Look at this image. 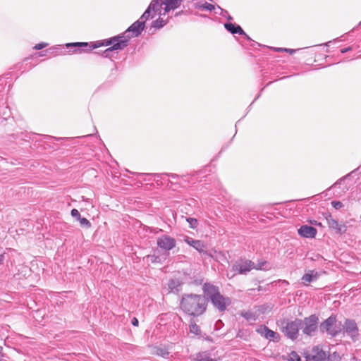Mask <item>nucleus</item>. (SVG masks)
I'll return each instance as SVG.
<instances>
[{"label": "nucleus", "mask_w": 361, "mask_h": 361, "mask_svg": "<svg viewBox=\"0 0 361 361\" xmlns=\"http://www.w3.org/2000/svg\"><path fill=\"white\" fill-rule=\"evenodd\" d=\"M128 36H115L110 39H104L103 41H97L90 44L88 42L68 43L66 44V47H78L82 48L89 47V50H92L101 46L111 45L102 53V56L105 58H112L114 57V51L124 49L126 47H128Z\"/></svg>", "instance_id": "obj_1"}, {"label": "nucleus", "mask_w": 361, "mask_h": 361, "mask_svg": "<svg viewBox=\"0 0 361 361\" xmlns=\"http://www.w3.org/2000/svg\"><path fill=\"white\" fill-rule=\"evenodd\" d=\"M207 300L205 295L183 294L180 302V309L186 314L199 317L207 310Z\"/></svg>", "instance_id": "obj_2"}, {"label": "nucleus", "mask_w": 361, "mask_h": 361, "mask_svg": "<svg viewBox=\"0 0 361 361\" xmlns=\"http://www.w3.org/2000/svg\"><path fill=\"white\" fill-rule=\"evenodd\" d=\"M202 290L207 300H210L214 307L220 312H225L227 307L231 305V298L221 295L219 287L213 284L205 283Z\"/></svg>", "instance_id": "obj_3"}, {"label": "nucleus", "mask_w": 361, "mask_h": 361, "mask_svg": "<svg viewBox=\"0 0 361 361\" xmlns=\"http://www.w3.org/2000/svg\"><path fill=\"white\" fill-rule=\"evenodd\" d=\"M276 324L288 338L294 341L298 338L299 329L302 326V320L296 318L290 321L283 318L278 320Z\"/></svg>", "instance_id": "obj_4"}, {"label": "nucleus", "mask_w": 361, "mask_h": 361, "mask_svg": "<svg viewBox=\"0 0 361 361\" xmlns=\"http://www.w3.org/2000/svg\"><path fill=\"white\" fill-rule=\"evenodd\" d=\"M265 264L266 262H262L255 265L251 260L239 259L233 264L232 271L239 274H246L252 269H262Z\"/></svg>", "instance_id": "obj_5"}, {"label": "nucleus", "mask_w": 361, "mask_h": 361, "mask_svg": "<svg viewBox=\"0 0 361 361\" xmlns=\"http://www.w3.org/2000/svg\"><path fill=\"white\" fill-rule=\"evenodd\" d=\"M336 316L331 315L319 325V329L322 333H327L331 337H336L342 331L341 323L337 324Z\"/></svg>", "instance_id": "obj_6"}, {"label": "nucleus", "mask_w": 361, "mask_h": 361, "mask_svg": "<svg viewBox=\"0 0 361 361\" xmlns=\"http://www.w3.org/2000/svg\"><path fill=\"white\" fill-rule=\"evenodd\" d=\"M319 323V318L316 314H312L308 317H305L302 320V333L307 336H312L313 334L317 330Z\"/></svg>", "instance_id": "obj_7"}, {"label": "nucleus", "mask_w": 361, "mask_h": 361, "mask_svg": "<svg viewBox=\"0 0 361 361\" xmlns=\"http://www.w3.org/2000/svg\"><path fill=\"white\" fill-rule=\"evenodd\" d=\"M145 29L144 20H137L133 23L122 35L118 36L129 37V39L132 37L139 36L142 31Z\"/></svg>", "instance_id": "obj_8"}, {"label": "nucleus", "mask_w": 361, "mask_h": 361, "mask_svg": "<svg viewBox=\"0 0 361 361\" xmlns=\"http://www.w3.org/2000/svg\"><path fill=\"white\" fill-rule=\"evenodd\" d=\"M323 216L326 221L329 228L336 231L338 234H343L346 231V226L344 224H339L334 219L330 213H324Z\"/></svg>", "instance_id": "obj_9"}, {"label": "nucleus", "mask_w": 361, "mask_h": 361, "mask_svg": "<svg viewBox=\"0 0 361 361\" xmlns=\"http://www.w3.org/2000/svg\"><path fill=\"white\" fill-rule=\"evenodd\" d=\"M157 244L159 248L164 251H169L176 245V240L167 235H163L157 238Z\"/></svg>", "instance_id": "obj_10"}, {"label": "nucleus", "mask_w": 361, "mask_h": 361, "mask_svg": "<svg viewBox=\"0 0 361 361\" xmlns=\"http://www.w3.org/2000/svg\"><path fill=\"white\" fill-rule=\"evenodd\" d=\"M326 357V353L319 346H314L312 350L306 353V361H322Z\"/></svg>", "instance_id": "obj_11"}, {"label": "nucleus", "mask_w": 361, "mask_h": 361, "mask_svg": "<svg viewBox=\"0 0 361 361\" xmlns=\"http://www.w3.org/2000/svg\"><path fill=\"white\" fill-rule=\"evenodd\" d=\"M344 331L351 337L353 341H356L358 337V328L356 322L353 319H345L343 324Z\"/></svg>", "instance_id": "obj_12"}, {"label": "nucleus", "mask_w": 361, "mask_h": 361, "mask_svg": "<svg viewBox=\"0 0 361 361\" xmlns=\"http://www.w3.org/2000/svg\"><path fill=\"white\" fill-rule=\"evenodd\" d=\"M257 332L269 341L278 342L280 340V335L278 333L269 329L265 325H260L257 329Z\"/></svg>", "instance_id": "obj_13"}, {"label": "nucleus", "mask_w": 361, "mask_h": 361, "mask_svg": "<svg viewBox=\"0 0 361 361\" xmlns=\"http://www.w3.org/2000/svg\"><path fill=\"white\" fill-rule=\"evenodd\" d=\"M298 233L303 238H313L316 236L317 231L313 226L303 225L298 229Z\"/></svg>", "instance_id": "obj_14"}, {"label": "nucleus", "mask_w": 361, "mask_h": 361, "mask_svg": "<svg viewBox=\"0 0 361 361\" xmlns=\"http://www.w3.org/2000/svg\"><path fill=\"white\" fill-rule=\"evenodd\" d=\"M224 27L229 32L232 34H239L244 35L247 40L252 41L250 37L243 31L240 25L231 23H226L224 24Z\"/></svg>", "instance_id": "obj_15"}, {"label": "nucleus", "mask_w": 361, "mask_h": 361, "mask_svg": "<svg viewBox=\"0 0 361 361\" xmlns=\"http://www.w3.org/2000/svg\"><path fill=\"white\" fill-rule=\"evenodd\" d=\"M162 6H164V0H152L148 7L152 11L154 16H155L157 13L162 16L164 15V8H162Z\"/></svg>", "instance_id": "obj_16"}, {"label": "nucleus", "mask_w": 361, "mask_h": 361, "mask_svg": "<svg viewBox=\"0 0 361 361\" xmlns=\"http://www.w3.org/2000/svg\"><path fill=\"white\" fill-rule=\"evenodd\" d=\"M319 274L314 270H310L305 274L301 278L302 283L304 286H308L310 283L315 281L319 278Z\"/></svg>", "instance_id": "obj_17"}, {"label": "nucleus", "mask_w": 361, "mask_h": 361, "mask_svg": "<svg viewBox=\"0 0 361 361\" xmlns=\"http://www.w3.org/2000/svg\"><path fill=\"white\" fill-rule=\"evenodd\" d=\"M185 242L194 247L199 252L202 253L204 252L205 245L203 242L199 240H195L190 237H185Z\"/></svg>", "instance_id": "obj_18"}, {"label": "nucleus", "mask_w": 361, "mask_h": 361, "mask_svg": "<svg viewBox=\"0 0 361 361\" xmlns=\"http://www.w3.org/2000/svg\"><path fill=\"white\" fill-rule=\"evenodd\" d=\"M164 7L163 14H166L171 10H175L178 8L183 0H164Z\"/></svg>", "instance_id": "obj_19"}, {"label": "nucleus", "mask_w": 361, "mask_h": 361, "mask_svg": "<svg viewBox=\"0 0 361 361\" xmlns=\"http://www.w3.org/2000/svg\"><path fill=\"white\" fill-rule=\"evenodd\" d=\"M183 283L178 279H173L169 281L168 286L170 292L178 293L182 290Z\"/></svg>", "instance_id": "obj_20"}, {"label": "nucleus", "mask_w": 361, "mask_h": 361, "mask_svg": "<svg viewBox=\"0 0 361 361\" xmlns=\"http://www.w3.org/2000/svg\"><path fill=\"white\" fill-rule=\"evenodd\" d=\"M195 361H216L215 359L210 357L207 352H202L197 354L195 359Z\"/></svg>", "instance_id": "obj_21"}, {"label": "nucleus", "mask_w": 361, "mask_h": 361, "mask_svg": "<svg viewBox=\"0 0 361 361\" xmlns=\"http://www.w3.org/2000/svg\"><path fill=\"white\" fill-rule=\"evenodd\" d=\"M189 329L190 332L191 334H193L196 336L201 335V330L200 326L192 320H190V324H189Z\"/></svg>", "instance_id": "obj_22"}, {"label": "nucleus", "mask_w": 361, "mask_h": 361, "mask_svg": "<svg viewBox=\"0 0 361 361\" xmlns=\"http://www.w3.org/2000/svg\"><path fill=\"white\" fill-rule=\"evenodd\" d=\"M240 315L244 317L247 321H255L257 319L256 315L250 311L241 312Z\"/></svg>", "instance_id": "obj_23"}, {"label": "nucleus", "mask_w": 361, "mask_h": 361, "mask_svg": "<svg viewBox=\"0 0 361 361\" xmlns=\"http://www.w3.org/2000/svg\"><path fill=\"white\" fill-rule=\"evenodd\" d=\"M166 24V20H164V19H162L161 18H159L158 19H157L156 20L152 22V27L157 28V29H160V28L163 27Z\"/></svg>", "instance_id": "obj_24"}, {"label": "nucleus", "mask_w": 361, "mask_h": 361, "mask_svg": "<svg viewBox=\"0 0 361 361\" xmlns=\"http://www.w3.org/2000/svg\"><path fill=\"white\" fill-rule=\"evenodd\" d=\"M154 16L152 13V11L149 9V7L146 9V11L144 12V13L141 16L140 19L138 20H144L145 23L146 20H147L149 18H153Z\"/></svg>", "instance_id": "obj_25"}, {"label": "nucleus", "mask_w": 361, "mask_h": 361, "mask_svg": "<svg viewBox=\"0 0 361 361\" xmlns=\"http://www.w3.org/2000/svg\"><path fill=\"white\" fill-rule=\"evenodd\" d=\"M195 8H202V9H205V10L212 11L214 9V6L213 4L206 2L204 4H195Z\"/></svg>", "instance_id": "obj_26"}, {"label": "nucleus", "mask_w": 361, "mask_h": 361, "mask_svg": "<svg viewBox=\"0 0 361 361\" xmlns=\"http://www.w3.org/2000/svg\"><path fill=\"white\" fill-rule=\"evenodd\" d=\"M156 354L159 356L166 358L169 355V352L166 349L159 348L157 349Z\"/></svg>", "instance_id": "obj_27"}, {"label": "nucleus", "mask_w": 361, "mask_h": 361, "mask_svg": "<svg viewBox=\"0 0 361 361\" xmlns=\"http://www.w3.org/2000/svg\"><path fill=\"white\" fill-rule=\"evenodd\" d=\"M288 360L289 361H301L300 357L295 351H292L289 353Z\"/></svg>", "instance_id": "obj_28"}, {"label": "nucleus", "mask_w": 361, "mask_h": 361, "mask_svg": "<svg viewBox=\"0 0 361 361\" xmlns=\"http://www.w3.org/2000/svg\"><path fill=\"white\" fill-rule=\"evenodd\" d=\"M78 221L80 222L81 226L86 227V228L91 227V223L90 222V221L88 219H87L85 217H80Z\"/></svg>", "instance_id": "obj_29"}, {"label": "nucleus", "mask_w": 361, "mask_h": 361, "mask_svg": "<svg viewBox=\"0 0 361 361\" xmlns=\"http://www.w3.org/2000/svg\"><path fill=\"white\" fill-rule=\"evenodd\" d=\"M186 220L189 223L190 227L191 228H197V226L198 225V222H197V220L196 219L189 217V218H187Z\"/></svg>", "instance_id": "obj_30"}, {"label": "nucleus", "mask_w": 361, "mask_h": 361, "mask_svg": "<svg viewBox=\"0 0 361 361\" xmlns=\"http://www.w3.org/2000/svg\"><path fill=\"white\" fill-rule=\"evenodd\" d=\"M71 216L73 218H75L77 220H78L81 217L80 212L76 209H73L71 212Z\"/></svg>", "instance_id": "obj_31"}, {"label": "nucleus", "mask_w": 361, "mask_h": 361, "mask_svg": "<svg viewBox=\"0 0 361 361\" xmlns=\"http://www.w3.org/2000/svg\"><path fill=\"white\" fill-rule=\"evenodd\" d=\"M331 205L336 209H341V207H343V204L340 201H332L331 202Z\"/></svg>", "instance_id": "obj_32"}, {"label": "nucleus", "mask_w": 361, "mask_h": 361, "mask_svg": "<svg viewBox=\"0 0 361 361\" xmlns=\"http://www.w3.org/2000/svg\"><path fill=\"white\" fill-rule=\"evenodd\" d=\"M47 46V43L42 42V43H39V44H36L34 48L36 50H39V49H42L46 47Z\"/></svg>", "instance_id": "obj_33"}, {"label": "nucleus", "mask_w": 361, "mask_h": 361, "mask_svg": "<svg viewBox=\"0 0 361 361\" xmlns=\"http://www.w3.org/2000/svg\"><path fill=\"white\" fill-rule=\"evenodd\" d=\"M284 51L288 52V53L292 54H293V53H295L296 51V49L285 48L284 49Z\"/></svg>", "instance_id": "obj_34"}, {"label": "nucleus", "mask_w": 361, "mask_h": 361, "mask_svg": "<svg viewBox=\"0 0 361 361\" xmlns=\"http://www.w3.org/2000/svg\"><path fill=\"white\" fill-rule=\"evenodd\" d=\"M131 323H132V324H133V326H138V323H139V322H138V320H137V318L134 317V318L133 319V320H132V322H131Z\"/></svg>", "instance_id": "obj_35"}, {"label": "nucleus", "mask_w": 361, "mask_h": 361, "mask_svg": "<svg viewBox=\"0 0 361 361\" xmlns=\"http://www.w3.org/2000/svg\"><path fill=\"white\" fill-rule=\"evenodd\" d=\"M351 49H352V48L350 47H348L347 48L342 49L341 51V53L344 54V53H346V52H348V51H350Z\"/></svg>", "instance_id": "obj_36"}, {"label": "nucleus", "mask_w": 361, "mask_h": 361, "mask_svg": "<svg viewBox=\"0 0 361 361\" xmlns=\"http://www.w3.org/2000/svg\"><path fill=\"white\" fill-rule=\"evenodd\" d=\"M284 49H285V48H274V49L276 51H278V52H282V51H284Z\"/></svg>", "instance_id": "obj_37"}, {"label": "nucleus", "mask_w": 361, "mask_h": 361, "mask_svg": "<svg viewBox=\"0 0 361 361\" xmlns=\"http://www.w3.org/2000/svg\"><path fill=\"white\" fill-rule=\"evenodd\" d=\"M279 282L283 283V284H286V285H288L289 284V282L286 280H279Z\"/></svg>", "instance_id": "obj_38"}, {"label": "nucleus", "mask_w": 361, "mask_h": 361, "mask_svg": "<svg viewBox=\"0 0 361 361\" xmlns=\"http://www.w3.org/2000/svg\"><path fill=\"white\" fill-rule=\"evenodd\" d=\"M167 176L174 178L176 177H177L178 176L176 174H174V173H170V174H166Z\"/></svg>", "instance_id": "obj_39"}, {"label": "nucleus", "mask_w": 361, "mask_h": 361, "mask_svg": "<svg viewBox=\"0 0 361 361\" xmlns=\"http://www.w3.org/2000/svg\"><path fill=\"white\" fill-rule=\"evenodd\" d=\"M311 223H312V224H315V225H317V226H322V224H321V223H317L316 221H313V222H311Z\"/></svg>", "instance_id": "obj_40"}, {"label": "nucleus", "mask_w": 361, "mask_h": 361, "mask_svg": "<svg viewBox=\"0 0 361 361\" xmlns=\"http://www.w3.org/2000/svg\"><path fill=\"white\" fill-rule=\"evenodd\" d=\"M4 257L3 255H0V264L4 261Z\"/></svg>", "instance_id": "obj_41"}, {"label": "nucleus", "mask_w": 361, "mask_h": 361, "mask_svg": "<svg viewBox=\"0 0 361 361\" xmlns=\"http://www.w3.org/2000/svg\"><path fill=\"white\" fill-rule=\"evenodd\" d=\"M183 13V11H180V12L176 13L175 16H178L180 15V14H181V13Z\"/></svg>", "instance_id": "obj_42"}, {"label": "nucleus", "mask_w": 361, "mask_h": 361, "mask_svg": "<svg viewBox=\"0 0 361 361\" xmlns=\"http://www.w3.org/2000/svg\"><path fill=\"white\" fill-rule=\"evenodd\" d=\"M342 180H343V179H339V180H338V181H337V182L336 183V184H338V183H341V181Z\"/></svg>", "instance_id": "obj_43"}, {"label": "nucleus", "mask_w": 361, "mask_h": 361, "mask_svg": "<svg viewBox=\"0 0 361 361\" xmlns=\"http://www.w3.org/2000/svg\"><path fill=\"white\" fill-rule=\"evenodd\" d=\"M206 339L208 340V341H212V339L210 338H209V337H207Z\"/></svg>", "instance_id": "obj_44"}, {"label": "nucleus", "mask_w": 361, "mask_h": 361, "mask_svg": "<svg viewBox=\"0 0 361 361\" xmlns=\"http://www.w3.org/2000/svg\"><path fill=\"white\" fill-rule=\"evenodd\" d=\"M250 291H255V289L252 288V289H250Z\"/></svg>", "instance_id": "obj_45"}, {"label": "nucleus", "mask_w": 361, "mask_h": 361, "mask_svg": "<svg viewBox=\"0 0 361 361\" xmlns=\"http://www.w3.org/2000/svg\"><path fill=\"white\" fill-rule=\"evenodd\" d=\"M261 290V286H259L258 290Z\"/></svg>", "instance_id": "obj_46"}, {"label": "nucleus", "mask_w": 361, "mask_h": 361, "mask_svg": "<svg viewBox=\"0 0 361 361\" xmlns=\"http://www.w3.org/2000/svg\"><path fill=\"white\" fill-rule=\"evenodd\" d=\"M232 18L231 16L228 17V20H231Z\"/></svg>", "instance_id": "obj_47"}]
</instances>
